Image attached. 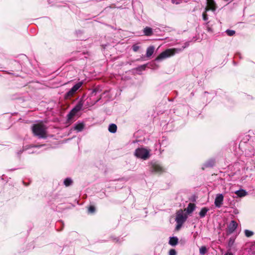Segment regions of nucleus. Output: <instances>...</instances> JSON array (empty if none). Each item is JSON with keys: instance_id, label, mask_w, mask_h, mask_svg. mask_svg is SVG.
I'll use <instances>...</instances> for the list:
<instances>
[{"instance_id": "obj_6", "label": "nucleus", "mask_w": 255, "mask_h": 255, "mask_svg": "<svg viewBox=\"0 0 255 255\" xmlns=\"http://www.w3.org/2000/svg\"><path fill=\"white\" fill-rule=\"evenodd\" d=\"M223 199L224 196L222 194H217L214 202L216 207L220 208L223 204Z\"/></svg>"}, {"instance_id": "obj_27", "label": "nucleus", "mask_w": 255, "mask_h": 255, "mask_svg": "<svg viewBox=\"0 0 255 255\" xmlns=\"http://www.w3.org/2000/svg\"><path fill=\"white\" fill-rule=\"evenodd\" d=\"M73 93H75L76 92V90H74V89L72 88L71 90H70Z\"/></svg>"}, {"instance_id": "obj_25", "label": "nucleus", "mask_w": 255, "mask_h": 255, "mask_svg": "<svg viewBox=\"0 0 255 255\" xmlns=\"http://www.w3.org/2000/svg\"><path fill=\"white\" fill-rule=\"evenodd\" d=\"M177 226L176 227V229L177 230H178L180 229V228H181V227L182 226V224L183 223H179V222H177Z\"/></svg>"}, {"instance_id": "obj_18", "label": "nucleus", "mask_w": 255, "mask_h": 255, "mask_svg": "<svg viewBox=\"0 0 255 255\" xmlns=\"http://www.w3.org/2000/svg\"><path fill=\"white\" fill-rule=\"evenodd\" d=\"M82 82H79L77 84H76L75 85H74L72 88L74 89V90L77 91L82 86Z\"/></svg>"}, {"instance_id": "obj_7", "label": "nucleus", "mask_w": 255, "mask_h": 255, "mask_svg": "<svg viewBox=\"0 0 255 255\" xmlns=\"http://www.w3.org/2000/svg\"><path fill=\"white\" fill-rule=\"evenodd\" d=\"M216 9V4L214 0H207L206 10H214Z\"/></svg>"}, {"instance_id": "obj_23", "label": "nucleus", "mask_w": 255, "mask_h": 255, "mask_svg": "<svg viewBox=\"0 0 255 255\" xmlns=\"http://www.w3.org/2000/svg\"><path fill=\"white\" fill-rule=\"evenodd\" d=\"M169 255H176V252L175 250L171 249L169 251Z\"/></svg>"}, {"instance_id": "obj_32", "label": "nucleus", "mask_w": 255, "mask_h": 255, "mask_svg": "<svg viewBox=\"0 0 255 255\" xmlns=\"http://www.w3.org/2000/svg\"><path fill=\"white\" fill-rule=\"evenodd\" d=\"M157 168H158V169H156V170L157 171H159V169H160V167H158Z\"/></svg>"}, {"instance_id": "obj_11", "label": "nucleus", "mask_w": 255, "mask_h": 255, "mask_svg": "<svg viewBox=\"0 0 255 255\" xmlns=\"http://www.w3.org/2000/svg\"><path fill=\"white\" fill-rule=\"evenodd\" d=\"M178 239L176 237H171L170 238L169 244L171 246H175L177 244Z\"/></svg>"}, {"instance_id": "obj_13", "label": "nucleus", "mask_w": 255, "mask_h": 255, "mask_svg": "<svg viewBox=\"0 0 255 255\" xmlns=\"http://www.w3.org/2000/svg\"><path fill=\"white\" fill-rule=\"evenodd\" d=\"M235 194L239 197H244L247 195V192L244 190H239L235 192Z\"/></svg>"}, {"instance_id": "obj_5", "label": "nucleus", "mask_w": 255, "mask_h": 255, "mask_svg": "<svg viewBox=\"0 0 255 255\" xmlns=\"http://www.w3.org/2000/svg\"><path fill=\"white\" fill-rule=\"evenodd\" d=\"M83 107V104L81 103H79L74 109H73L68 115L69 120L71 119L76 114L80 111Z\"/></svg>"}, {"instance_id": "obj_22", "label": "nucleus", "mask_w": 255, "mask_h": 255, "mask_svg": "<svg viewBox=\"0 0 255 255\" xmlns=\"http://www.w3.org/2000/svg\"><path fill=\"white\" fill-rule=\"evenodd\" d=\"M139 49V46L136 44L133 45L132 46V49L134 51L136 52Z\"/></svg>"}, {"instance_id": "obj_9", "label": "nucleus", "mask_w": 255, "mask_h": 255, "mask_svg": "<svg viewBox=\"0 0 255 255\" xmlns=\"http://www.w3.org/2000/svg\"><path fill=\"white\" fill-rule=\"evenodd\" d=\"M154 51V47L153 46L148 47L146 49V55L147 57H150L153 53Z\"/></svg>"}, {"instance_id": "obj_14", "label": "nucleus", "mask_w": 255, "mask_h": 255, "mask_svg": "<svg viewBox=\"0 0 255 255\" xmlns=\"http://www.w3.org/2000/svg\"><path fill=\"white\" fill-rule=\"evenodd\" d=\"M117 126L115 124H111L109 126V130L110 132L115 133L117 131Z\"/></svg>"}, {"instance_id": "obj_17", "label": "nucleus", "mask_w": 255, "mask_h": 255, "mask_svg": "<svg viewBox=\"0 0 255 255\" xmlns=\"http://www.w3.org/2000/svg\"><path fill=\"white\" fill-rule=\"evenodd\" d=\"M199 252L201 255H204L207 252V249L205 246H202L200 248Z\"/></svg>"}, {"instance_id": "obj_31", "label": "nucleus", "mask_w": 255, "mask_h": 255, "mask_svg": "<svg viewBox=\"0 0 255 255\" xmlns=\"http://www.w3.org/2000/svg\"><path fill=\"white\" fill-rule=\"evenodd\" d=\"M204 20H206L207 19V17L204 16L203 17Z\"/></svg>"}, {"instance_id": "obj_4", "label": "nucleus", "mask_w": 255, "mask_h": 255, "mask_svg": "<svg viewBox=\"0 0 255 255\" xmlns=\"http://www.w3.org/2000/svg\"><path fill=\"white\" fill-rule=\"evenodd\" d=\"M187 218V217L184 213L183 211L182 210H180L177 212L175 221L176 222L184 223V222L186 221Z\"/></svg>"}, {"instance_id": "obj_8", "label": "nucleus", "mask_w": 255, "mask_h": 255, "mask_svg": "<svg viewBox=\"0 0 255 255\" xmlns=\"http://www.w3.org/2000/svg\"><path fill=\"white\" fill-rule=\"evenodd\" d=\"M238 224L235 221H232L229 224L228 230L229 233H232L237 228Z\"/></svg>"}, {"instance_id": "obj_19", "label": "nucleus", "mask_w": 255, "mask_h": 255, "mask_svg": "<svg viewBox=\"0 0 255 255\" xmlns=\"http://www.w3.org/2000/svg\"><path fill=\"white\" fill-rule=\"evenodd\" d=\"M71 183H72V180L70 178H67L64 180V184L66 186L70 185L71 184Z\"/></svg>"}, {"instance_id": "obj_29", "label": "nucleus", "mask_w": 255, "mask_h": 255, "mask_svg": "<svg viewBox=\"0 0 255 255\" xmlns=\"http://www.w3.org/2000/svg\"><path fill=\"white\" fill-rule=\"evenodd\" d=\"M225 255H233L231 253H227Z\"/></svg>"}, {"instance_id": "obj_10", "label": "nucleus", "mask_w": 255, "mask_h": 255, "mask_svg": "<svg viewBox=\"0 0 255 255\" xmlns=\"http://www.w3.org/2000/svg\"><path fill=\"white\" fill-rule=\"evenodd\" d=\"M195 205L193 203H189L187 208L186 209L187 212L188 214L191 213L195 209Z\"/></svg>"}, {"instance_id": "obj_12", "label": "nucleus", "mask_w": 255, "mask_h": 255, "mask_svg": "<svg viewBox=\"0 0 255 255\" xmlns=\"http://www.w3.org/2000/svg\"><path fill=\"white\" fill-rule=\"evenodd\" d=\"M143 33L145 35L149 36L152 33V29L148 27H146L143 30Z\"/></svg>"}, {"instance_id": "obj_28", "label": "nucleus", "mask_w": 255, "mask_h": 255, "mask_svg": "<svg viewBox=\"0 0 255 255\" xmlns=\"http://www.w3.org/2000/svg\"><path fill=\"white\" fill-rule=\"evenodd\" d=\"M73 93H75L76 92V90H74V89L72 88L71 90H70Z\"/></svg>"}, {"instance_id": "obj_30", "label": "nucleus", "mask_w": 255, "mask_h": 255, "mask_svg": "<svg viewBox=\"0 0 255 255\" xmlns=\"http://www.w3.org/2000/svg\"><path fill=\"white\" fill-rule=\"evenodd\" d=\"M172 1L173 3H174L176 4L179 3L178 2H176L174 0H172Z\"/></svg>"}, {"instance_id": "obj_16", "label": "nucleus", "mask_w": 255, "mask_h": 255, "mask_svg": "<svg viewBox=\"0 0 255 255\" xmlns=\"http://www.w3.org/2000/svg\"><path fill=\"white\" fill-rule=\"evenodd\" d=\"M84 128V125L82 123L77 124L75 127V129L78 131H81Z\"/></svg>"}, {"instance_id": "obj_3", "label": "nucleus", "mask_w": 255, "mask_h": 255, "mask_svg": "<svg viewBox=\"0 0 255 255\" xmlns=\"http://www.w3.org/2000/svg\"><path fill=\"white\" fill-rule=\"evenodd\" d=\"M175 49H168L162 52L156 58L157 60H160L173 55L175 53Z\"/></svg>"}, {"instance_id": "obj_24", "label": "nucleus", "mask_w": 255, "mask_h": 255, "mask_svg": "<svg viewBox=\"0 0 255 255\" xmlns=\"http://www.w3.org/2000/svg\"><path fill=\"white\" fill-rule=\"evenodd\" d=\"M95 210V209L94 206H90L88 209L89 212L91 213L94 212Z\"/></svg>"}, {"instance_id": "obj_21", "label": "nucleus", "mask_w": 255, "mask_h": 255, "mask_svg": "<svg viewBox=\"0 0 255 255\" xmlns=\"http://www.w3.org/2000/svg\"><path fill=\"white\" fill-rule=\"evenodd\" d=\"M226 32H227V33L228 34V35L232 36V35H233L235 34V31H234V30H227L226 31Z\"/></svg>"}, {"instance_id": "obj_20", "label": "nucleus", "mask_w": 255, "mask_h": 255, "mask_svg": "<svg viewBox=\"0 0 255 255\" xmlns=\"http://www.w3.org/2000/svg\"><path fill=\"white\" fill-rule=\"evenodd\" d=\"M245 235L247 237H249L253 235V233L252 231L246 230L245 231Z\"/></svg>"}, {"instance_id": "obj_33", "label": "nucleus", "mask_w": 255, "mask_h": 255, "mask_svg": "<svg viewBox=\"0 0 255 255\" xmlns=\"http://www.w3.org/2000/svg\"><path fill=\"white\" fill-rule=\"evenodd\" d=\"M202 16H206V14L205 13H203Z\"/></svg>"}, {"instance_id": "obj_1", "label": "nucleus", "mask_w": 255, "mask_h": 255, "mask_svg": "<svg viewBox=\"0 0 255 255\" xmlns=\"http://www.w3.org/2000/svg\"><path fill=\"white\" fill-rule=\"evenodd\" d=\"M32 129L33 134L39 138L46 137V128L42 124H38L33 125Z\"/></svg>"}, {"instance_id": "obj_26", "label": "nucleus", "mask_w": 255, "mask_h": 255, "mask_svg": "<svg viewBox=\"0 0 255 255\" xmlns=\"http://www.w3.org/2000/svg\"><path fill=\"white\" fill-rule=\"evenodd\" d=\"M74 93H73L71 90H70L67 94V97H71L74 95Z\"/></svg>"}, {"instance_id": "obj_15", "label": "nucleus", "mask_w": 255, "mask_h": 255, "mask_svg": "<svg viewBox=\"0 0 255 255\" xmlns=\"http://www.w3.org/2000/svg\"><path fill=\"white\" fill-rule=\"evenodd\" d=\"M208 209L206 208H202L201 210V211L199 213V215L201 217H203L205 216L207 212H208Z\"/></svg>"}, {"instance_id": "obj_2", "label": "nucleus", "mask_w": 255, "mask_h": 255, "mask_svg": "<svg viewBox=\"0 0 255 255\" xmlns=\"http://www.w3.org/2000/svg\"><path fill=\"white\" fill-rule=\"evenodd\" d=\"M149 150L145 148H139L136 149L134 154L137 157L145 160L149 158Z\"/></svg>"}]
</instances>
